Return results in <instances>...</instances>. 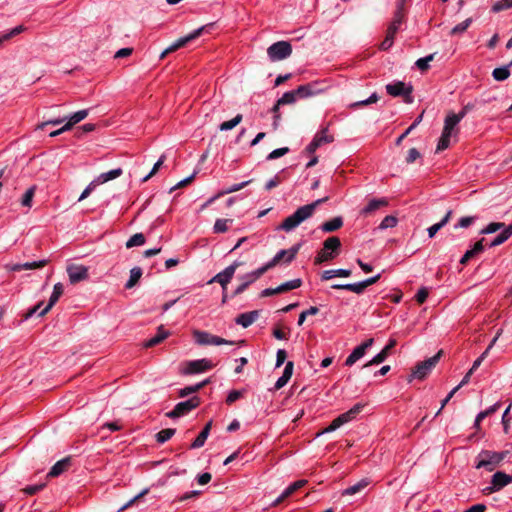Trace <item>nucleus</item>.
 <instances>
[{
	"mask_svg": "<svg viewBox=\"0 0 512 512\" xmlns=\"http://www.w3.org/2000/svg\"><path fill=\"white\" fill-rule=\"evenodd\" d=\"M313 139L319 144V147L323 143H328L332 141V139L327 136L326 130H322L321 132L317 133Z\"/></svg>",
	"mask_w": 512,
	"mask_h": 512,
	"instance_id": "nucleus-62",
	"label": "nucleus"
},
{
	"mask_svg": "<svg viewBox=\"0 0 512 512\" xmlns=\"http://www.w3.org/2000/svg\"><path fill=\"white\" fill-rule=\"evenodd\" d=\"M165 159H166V156L164 154L161 155L160 158L158 159V161L154 164V166H153L152 170L150 171V173L147 174L142 179V182L148 181L153 175H155L157 173V171L159 170V168L163 165Z\"/></svg>",
	"mask_w": 512,
	"mask_h": 512,
	"instance_id": "nucleus-57",
	"label": "nucleus"
},
{
	"mask_svg": "<svg viewBox=\"0 0 512 512\" xmlns=\"http://www.w3.org/2000/svg\"><path fill=\"white\" fill-rule=\"evenodd\" d=\"M193 337H194L195 342L198 345L219 346V345H224V344L233 345L235 343L234 341L226 340L222 337H219V336L213 335L209 332L201 331V330H195L193 332Z\"/></svg>",
	"mask_w": 512,
	"mask_h": 512,
	"instance_id": "nucleus-6",
	"label": "nucleus"
},
{
	"mask_svg": "<svg viewBox=\"0 0 512 512\" xmlns=\"http://www.w3.org/2000/svg\"><path fill=\"white\" fill-rule=\"evenodd\" d=\"M510 67H512L511 61L507 65L495 68L492 71V77L494 80L501 82L508 79L511 74Z\"/></svg>",
	"mask_w": 512,
	"mask_h": 512,
	"instance_id": "nucleus-28",
	"label": "nucleus"
},
{
	"mask_svg": "<svg viewBox=\"0 0 512 512\" xmlns=\"http://www.w3.org/2000/svg\"><path fill=\"white\" fill-rule=\"evenodd\" d=\"M386 91H387V93L389 95H391L393 97L403 96L404 97V101L406 103H412L413 102V98L411 96V93L413 91V87L411 85L407 86L402 81H398V82H395V83H392V84H388L386 86Z\"/></svg>",
	"mask_w": 512,
	"mask_h": 512,
	"instance_id": "nucleus-9",
	"label": "nucleus"
},
{
	"mask_svg": "<svg viewBox=\"0 0 512 512\" xmlns=\"http://www.w3.org/2000/svg\"><path fill=\"white\" fill-rule=\"evenodd\" d=\"M307 483L306 480H297L294 483L290 484L288 487H286L283 492L281 493L282 498L286 499L289 496H291L295 491L302 488Z\"/></svg>",
	"mask_w": 512,
	"mask_h": 512,
	"instance_id": "nucleus-39",
	"label": "nucleus"
},
{
	"mask_svg": "<svg viewBox=\"0 0 512 512\" xmlns=\"http://www.w3.org/2000/svg\"><path fill=\"white\" fill-rule=\"evenodd\" d=\"M35 192H36V186L35 185H33L30 188H28L26 190V192L24 193V195L22 196V198H21V205L24 206V207L31 208Z\"/></svg>",
	"mask_w": 512,
	"mask_h": 512,
	"instance_id": "nucleus-42",
	"label": "nucleus"
},
{
	"mask_svg": "<svg viewBox=\"0 0 512 512\" xmlns=\"http://www.w3.org/2000/svg\"><path fill=\"white\" fill-rule=\"evenodd\" d=\"M233 222L232 219H217L213 226L214 233H224L228 230L229 225Z\"/></svg>",
	"mask_w": 512,
	"mask_h": 512,
	"instance_id": "nucleus-45",
	"label": "nucleus"
},
{
	"mask_svg": "<svg viewBox=\"0 0 512 512\" xmlns=\"http://www.w3.org/2000/svg\"><path fill=\"white\" fill-rule=\"evenodd\" d=\"M442 354L443 351L440 350L434 356L418 363L413 370L412 376L423 380L439 362Z\"/></svg>",
	"mask_w": 512,
	"mask_h": 512,
	"instance_id": "nucleus-7",
	"label": "nucleus"
},
{
	"mask_svg": "<svg viewBox=\"0 0 512 512\" xmlns=\"http://www.w3.org/2000/svg\"><path fill=\"white\" fill-rule=\"evenodd\" d=\"M209 26L210 25H208V27ZM206 28H207V26H202L200 28L195 29L194 31H192L188 35H186V36H184L182 38H179L177 41H175L173 44H171L168 48H166L161 53L160 59L165 58L169 53H172V52L176 51L177 49L185 46L188 42H190V41L196 39L197 37H199Z\"/></svg>",
	"mask_w": 512,
	"mask_h": 512,
	"instance_id": "nucleus-10",
	"label": "nucleus"
},
{
	"mask_svg": "<svg viewBox=\"0 0 512 512\" xmlns=\"http://www.w3.org/2000/svg\"><path fill=\"white\" fill-rule=\"evenodd\" d=\"M396 33H397L396 30L390 29L388 27L386 30V36H385L384 40L380 43L379 48L383 51L388 50L393 45Z\"/></svg>",
	"mask_w": 512,
	"mask_h": 512,
	"instance_id": "nucleus-37",
	"label": "nucleus"
},
{
	"mask_svg": "<svg viewBox=\"0 0 512 512\" xmlns=\"http://www.w3.org/2000/svg\"><path fill=\"white\" fill-rule=\"evenodd\" d=\"M64 292V286L62 283H56L53 287V292L49 298L48 304L41 309L43 302H39L36 306H34L29 312L27 313L26 318L31 317L32 315L38 313L39 316H44L50 309L57 303L59 298L62 296Z\"/></svg>",
	"mask_w": 512,
	"mask_h": 512,
	"instance_id": "nucleus-4",
	"label": "nucleus"
},
{
	"mask_svg": "<svg viewBox=\"0 0 512 512\" xmlns=\"http://www.w3.org/2000/svg\"><path fill=\"white\" fill-rule=\"evenodd\" d=\"M70 459L64 458L58 462H56L50 469L48 476L50 477H57L60 474H62L69 466Z\"/></svg>",
	"mask_w": 512,
	"mask_h": 512,
	"instance_id": "nucleus-29",
	"label": "nucleus"
},
{
	"mask_svg": "<svg viewBox=\"0 0 512 512\" xmlns=\"http://www.w3.org/2000/svg\"><path fill=\"white\" fill-rule=\"evenodd\" d=\"M258 317L259 312L257 310L241 313L235 318V323L241 325L243 328H247L252 325Z\"/></svg>",
	"mask_w": 512,
	"mask_h": 512,
	"instance_id": "nucleus-19",
	"label": "nucleus"
},
{
	"mask_svg": "<svg viewBox=\"0 0 512 512\" xmlns=\"http://www.w3.org/2000/svg\"><path fill=\"white\" fill-rule=\"evenodd\" d=\"M298 93H296V89L292 91L285 92L281 98L278 99V105H287L293 104L298 99Z\"/></svg>",
	"mask_w": 512,
	"mask_h": 512,
	"instance_id": "nucleus-41",
	"label": "nucleus"
},
{
	"mask_svg": "<svg viewBox=\"0 0 512 512\" xmlns=\"http://www.w3.org/2000/svg\"><path fill=\"white\" fill-rule=\"evenodd\" d=\"M300 247L301 244L298 243L286 250L288 253V257L285 259L286 264H290L296 258V255L298 254Z\"/></svg>",
	"mask_w": 512,
	"mask_h": 512,
	"instance_id": "nucleus-59",
	"label": "nucleus"
},
{
	"mask_svg": "<svg viewBox=\"0 0 512 512\" xmlns=\"http://www.w3.org/2000/svg\"><path fill=\"white\" fill-rule=\"evenodd\" d=\"M242 395H243L242 391L232 390L227 395L226 403L230 405V404L234 403L235 401H237L238 399H240L242 397Z\"/></svg>",
	"mask_w": 512,
	"mask_h": 512,
	"instance_id": "nucleus-61",
	"label": "nucleus"
},
{
	"mask_svg": "<svg viewBox=\"0 0 512 512\" xmlns=\"http://www.w3.org/2000/svg\"><path fill=\"white\" fill-rule=\"evenodd\" d=\"M386 205H388V201L385 198L372 199L369 201V203L364 208H362L359 211V215L368 216L371 213H373L374 211H376L379 208L384 207Z\"/></svg>",
	"mask_w": 512,
	"mask_h": 512,
	"instance_id": "nucleus-22",
	"label": "nucleus"
},
{
	"mask_svg": "<svg viewBox=\"0 0 512 512\" xmlns=\"http://www.w3.org/2000/svg\"><path fill=\"white\" fill-rule=\"evenodd\" d=\"M343 225V220L341 217H334L329 221L324 222L320 229L323 232L330 233L338 230Z\"/></svg>",
	"mask_w": 512,
	"mask_h": 512,
	"instance_id": "nucleus-30",
	"label": "nucleus"
},
{
	"mask_svg": "<svg viewBox=\"0 0 512 512\" xmlns=\"http://www.w3.org/2000/svg\"><path fill=\"white\" fill-rule=\"evenodd\" d=\"M49 260L42 259L39 261L25 262L22 263L23 270L39 269L47 265Z\"/></svg>",
	"mask_w": 512,
	"mask_h": 512,
	"instance_id": "nucleus-51",
	"label": "nucleus"
},
{
	"mask_svg": "<svg viewBox=\"0 0 512 512\" xmlns=\"http://www.w3.org/2000/svg\"><path fill=\"white\" fill-rule=\"evenodd\" d=\"M397 218L395 216H392V215H388L386 216L380 223L379 225V229L381 230H384V229H387V228H392V227H395L397 225Z\"/></svg>",
	"mask_w": 512,
	"mask_h": 512,
	"instance_id": "nucleus-52",
	"label": "nucleus"
},
{
	"mask_svg": "<svg viewBox=\"0 0 512 512\" xmlns=\"http://www.w3.org/2000/svg\"><path fill=\"white\" fill-rule=\"evenodd\" d=\"M211 427H212V421H209L204 426V428L199 433V435L196 437V439L192 442V444L190 446L192 449L200 448V447H202L205 444V441L207 440V438L209 436Z\"/></svg>",
	"mask_w": 512,
	"mask_h": 512,
	"instance_id": "nucleus-24",
	"label": "nucleus"
},
{
	"mask_svg": "<svg viewBox=\"0 0 512 512\" xmlns=\"http://www.w3.org/2000/svg\"><path fill=\"white\" fill-rule=\"evenodd\" d=\"M373 343L374 339L368 338L359 346L354 348V363L361 359L366 354V351L373 345Z\"/></svg>",
	"mask_w": 512,
	"mask_h": 512,
	"instance_id": "nucleus-31",
	"label": "nucleus"
},
{
	"mask_svg": "<svg viewBox=\"0 0 512 512\" xmlns=\"http://www.w3.org/2000/svg\"><path fill=\"white\" fill-rule=\"evenodd\" d=\"M451 216H452V211H451V210H449L440 222H438V223H436V224L432 225L431 227H429V228H428V235H429V237H430V238H433V237L435 236V234H436V233H437V232H438L442 227H444V226L449 222V220H450Z\"/></svg>",
	"mask_w": 512,
	"mask_h": 512,
	"instance_id": "nucleus-34",
	"label": "nucleus"
},
{
	"mask_svg": "<svg viewBox=\"0 0 512 512\" xmlns=\"http://www.w3.org/2000/svg\"><path fill=\"white\" fill-rule=\"evenodd\" d=\"M380 278H381V274L378 273L368 279L354 282V293L355 294L363 293L367 287L378 282Z\"/></svg>",
	"mask_w": 512,
	"mask_h": 512,
	"instance_id": "nucleus-23",
	"label": "nucleus"
},
{
	"mask_svg": "<svg viewBox=\"0 0 512 512\" xmlns=\"http://www.w3.org/2000/svg\"><path fill=\"white\" fill-rule=\"evenodd\" d=\"M435 53L430 54L424 58H420L416 61V66L421 71H426L429 68V63L434 59Z\"/></svg>",
	"mask_w": 512,
	"mask_h": 512,
	"instance_id": "nucleus-53",
	"label": "nucleus"
},
{
	"mask_svg": "<svg viewBox=\"0 0 512 512\" xmlns=\"http://www.w3.org/2000/svg\"><path fill=\"white\" fill-rule=\"evenodd\" d=\"M143 244H145V236L142 233H136L128 239L126 242V247L132 248L136 246H142Z\"/></svg>",
	"mask_w": 512,
	"mask_h": 512,
	"instance_id": "nucleus-48",
	"label": "nucleus"
},
{
	"mask_svg": "<svg viewBox=\"0 0 512 512\" xmlns=\"http://www.w3.org/2000/svg\"><path fill=\"white\" fill-rule=\"evenodd\" d=\"M265 272V269L259 267L258 269L246 273L240 277L242 283L235 289L233 296L243 293L251 284L258 280Z\"/></svg>",
	"mask_w": 512,
	"mask_h": 512,
	"instance_id": "nucleus-13",
	"label": "nucleus"
},
{
	"mask_svg": "<svg viewBox=\"0 0 512 512\" xmlns=\"http://www.w3.org/2000/svg\"><path fill=\"white\" fill-rule=\"evenodd\" d=\"M209 382H210L209 379H205L204 381L199 382V383H197L195 385L186 386V387L180 389L179 396L180 397H186V396H188L190 394H193V393L199 391L200 389H202Z\"/></svg>",
	"mask_w": 512,
	"mask_h": 512,
	"instance_id": "nucleus-33",
	"label": "nucleus"
},
{
	"mask_svg": "<svg viewBox=\"0 0 512 512\" xmlns=\"http://www.w3.org/2000/svg\"><path fill=\"white\" fill-rule=\"evenodd\" d=\"M89 114V109H83L79 110L77 112L72 113L70 116L67 117V124H71V128L84 120Z\"/></svg>",
	"mask_w": 512,
	"mask_h": 512,
	"instance_id": "nucleus-38",
	"label": "nucleus"
},
{
	"mask_svg": "<svg viewBox=\"0 0 512 512\" xmlns=\"http://www.w3.org/2000/svg\"><path fill=\"white\" fill-rule=\"evenodd\" d=\"M242 115L241 114H237L234 118H232L231 120L229 121H225L223 123L220 124L219 126V129L221 131H228V130H232L233 128H235L241 121H242Z\"/></svg>",
	"mask_w": 512,
	"mask_h": 512,
	"instance_id": "nucleus-46",
	"label": "nucleus"
},
{
	"mask_svg": "<svg viewBox=\"0 0 512 512\" xmlns=\"http://www.w3.org/2000/svg\"><path fill=\"white\" fill-rule=\"evenodd\" d=\"M250 182H251V180L244 181V182H241L238 184H234V185L228 187L227 189H225L224 191L219 192L218 195H216L215 197L209 199L208 203H212L216 198H218L224 194H229V193L239 191L242 188L246 187Z\"/></svg>",
	"mask_w": 512,
	"mask_h": 512,
	"instance_id": "nucleus-40",
	"label": "nucleus"
},
{
	"mask_svg": "<svg viewBox=\"0 0 512 512\" xmlns=\"http://www.w3.org/2000/svg\"><path fill=\"white\" fill-rule=\"evenodd\" d=\"M459 117H456L455 113L450 112L445 118L443 133L448 135H454L458 132L457 125L459 124Z\"/></svg>",
	"mask_w": 512,
	"mask_h": 512,
	"instance_id": "nucleus-20",
	"label": "nucleus"
},
{
	"mask_svg": "<svg viewBox=\"0 0 512 512\" xmlns=\"http://www.w3.org/2000/svg\"><path fill=\"white\" fill-rule=\"evenodd\" d=\"M509 453L508 450L501 452L482 450L477 456L475 468H486L491 472L509 455Z\"/></svg>",
	"mask_w": 512,
	"mask_h": 512,
	"instance_id": "nucleus-3",
	"label": "nucleus"
},
{
	"mask_svg": "<svg viewBox=\"0 0 512 512\" xmlns=\"http://www.w3.org/2000/svg\"><path fill=\"white\" fill-rule=\"evenodd\" d=\"M24 30H25V27L23 25H19L9 31L0 33V44L3 43L4 41L11 39L12 37H14L16 35H19Z\"/></svg>",
	"mask_w": 512,
	"mask_h": 512,
	"instance_id": "nucleus-44",
	"label": "nucleus"
},
{
	"mask_svg": "<svg viewBox=\"0 0 512 512\" xmlns=\"http://www.w3.org/2000/svg\"><path fill=\"white\" fill-rule=\"evenodd\" d=\"M326 198L318 199L310 204L299 207L292 215L288 216L277 227L278 230L291 232L297 228L302 222L310 218L317 206L323 203Z\"/></svg>",
	"mask_w": 512,
	"mask_h": 512,
	"instance_id": "nucleus-1",
	"label": "nucleus"
},
{
	"mask_svg": "<svg viewBox=\"0 0 512 512\" xmlns=\"http://www.w3.org/2000/svg\"><path fill=\"white\" fill-rule=\"evenodd\" d=\"M499 407H500V403H499V402H497V403H495L494 405L490 406L488 409H486V410H484V411H481V412L477 415V417H476V419H475L474 426H475L476 428H478V427H479V425H480V422H481L483 419L487 418L488 416H490V415L494 414V413L499 409Z\"/></svg>",
	"mask_w": 512,
	"mask_h": 512,
	"instance_id": "nucleus-36",
	"label": "nucleus"
},
{
	"mask_svg": "<svg viewBox=\"0 0 512 512\" xmlns=\"http://www.w3.org/2000/svg\"><path fill=\"white\" fill-rule=\"evenodd\" d=\"M475 220V217L468 216V217H462L458 224L455 226V228H468L470 225L473 224Z\"/></svg>",
	"mask_w": 512,
	"mask_h": 512,
	"instance_id": "nucleus-63",
	"label": "nucleus"
},
{
	"mask_svg": "<svg viewBox=\"0 0 512 512\" xmlns=\"http://www.w3.org/2000/svg\"><path fill=\"white\" fill-rule=\"evenodd\" d=\"M98 182H96V179H94L93 181H91L88 186L83 190V192L81 193L78 201H82L84 199H86L90 194L91 192L98 186Z\"/></svg>",
	"mask_w": 512,
	"mask_h": 512,
	"instance_id": "nucleus-60",
	"label": "nucleus"
},
{
	"mask_svg": "<svg viewBox=\"0 0 512 512\" xmlns=\"http://www.w3.org/2000/svg\"><path fill=\"white\" fill-rule=\"evenodd\" d=\"M123 174V170L121 168H115L108 172L101 173L98 177H96V182L98 184H104L110 180H114L120 177Z\"/></svg>",
	"mask_w": 512,
	"mask_h": 512,
	"instance_id": "nucleus-26",
	"label": "nucleus"
},
{
	"mask_svg": "<svg viewBox=\"0 0 512 512\" xmlns=\"http://www.w3.org/2000/svg\"><path fill=\"white\" fill-rule=\"evenodd\" d=\"M67 274L71 284H76L88 278V268L83 265H70L67 267Z\"/></svg>",
	"mask_w": 512,
	"mask_h": 512,
	"instance_id": "nucleus-15",
	"label": "nucleus"
},
{
	"mask_svg": "<svg viewBox=\"0 0 512 512\" xmlns=\"http://www.w3.org/2000/svg\"><path fill=\"white\" fill-rule=\"evenodd\" d=\"M302 285V280L297 278L290 281H287L278 286L279 293H283L286 291L294 290L299 288Z\"/></svg>",
	"mask_w": 512,
	"mask_h": 512,
	"instance_id": "nucleus-43",
	"label": "nucleus"
},
{
	"mask_svg": "<svg viewBox=\"0 0 512 512\" xmlns=\"http://www.w3.org/2000/svg\"><path fill=\"white\" fill-rule=\"evenodd\" d=\"M421 154L416 148H411L408 151L406 162L408 164L415 162L418 158H420Z\"/></svg>",
	"mask_w": 512,
	"mask_h": 512,
	"instance_id": "nucleus-64",
	"label": "nucleus"
},
{
	"mask_svg": "<svg viewBox=\"0 0 512 512\" xmlns=\"http://www.w3.org/2000/svg\"><path fill=\"white\" fill-rule=\"evenodd\" d=\"M352 274V270L350 269H329V270H324L321 274H320V279L321 281H328V280H331L335 277H343V278H348L350 277Z\"/></svg>",
	"mask_w": 512,
	"mask_h": 512,
	"instance_id": "nucleus-21",
	"label": "nucleus"
},
{
	"mask_svg": "<svg viewBox=\"0 0 512 512\" xmlns=\"http://www.w3.org/2000/svg\"><path fill=\"white\" fill-rule=\"evenodd\" d=\"M321 91L322 90L319 88V85L316 82L300 85L296 89V93H298V97L301 99L317 95Z\"/></svg>",
	"mask_w": 512,
	"mask_h": 512,
	"instance_id": "nucleus-18",
	"label": "nucleus"
},
{
	"mask_svg": "<svg viewBox=\"0 0 512 512\" xmlns=\"http://www.w3.org/2000/svg\"><path fill=\"white\" fill-rule=\"evenodd\" d=\"M512 483V476L502 471H497L491 478V486L486 487L483 492L486 495L500 491L508 484Z\"/></svg>",
	"mask_w": 512,
	"mask_h": 512,
	"instance_id": "nucleus-11",
	"label": "nucleus"
},
{
	"mask_svg": "<svg viewBox=\"0 0 512 512\" xmlns=\"http://www.w3.org/2000/svg\"><path fill=\"white\" fill-rule=\"evenodd\" d=\"M397 342L395 339H390L388 344L378 353L370 362L362 366V369H365L371 365H378L384 362L387 357L391 354L393 348L396 346Z\"/></svg>",
	"mask_w": 512,
	"mask_h": 512,
	"instance_id": "nucleus-17",
	"label": "nucleus"
},
{
	"mask_svg": "<svg viewBox=\"0 0 512 512\" xmlns=\"http://www.w3.org/2000/svg\"><path fill=\"white\" fill-rule=\"evenodd\" d=\"M169 336V331L165 330L163 326H160L155 336L148 339L144 346L149 348L158 345Z\"/></svg>",
	"mask_w": 512,
	"mask_h": 512,
	"instance_id": "nucleus-25",
	"label": "nucleus"
},
{
	"mask_svg": "<svg viewBox=\"0 0 512 512\" xmlns=\"http://www.w3.org/2000/svg\"><path fill=\"white\" fill-rule=\"evenodd\" d=\"M512 236V223L505 227L489 244L490 247H496L506 242Z\"/></svg>",
	"mask_w": 512,
	"mask_h": 512,
	"instance_id": "nucleus-27",
	"label": "nucleus"
},
{
	"mask_svg": "<svg viewBox=\"0 0 512 512\" xmlns=\"http://www.w3.org/2000/svg\"><path fill=\"white\" fill-rule=\"evenodd\" d=\"M352 420V409H349L345 413L339 415L337 418H335L329 426L321 430L317 433V436H321L326 433L333 432L340 428L343 424L348 423Z\"/></svg>",
	"mask_w": 512,
	"mask_h": 512,
	"instance_id": "nucleus-16",
	"label": "nucleus"
},
{
	"mask_svg": "<svg viewBox=\"0 0 512 512\" xmlns=\"http://www.w3.org/2000/svg\"><path fill=\"white\" fill-rule=\"evenodd\" d=\"M292 53V46L287 41L273 43L267 49V55L273 62L288 58Z\"/></svg>",
	"mask_w": 512,
	"mask_h": 512,
	"instance_id": "nucleus-5",
	"label": "nucleus"
},
{
	"mask_svg": "<svg viewBox=\"0 0 512 512\" xmlns=\"http://www.w3.org/2000/svg\"><path fill=\"white\" fill-rule=\"evenodd\" d=\"M451 135L442 132V135L438 141L436 152H441L449 147Z\"/></svg>",
	"mask_w": 512,
	"mask_h": 512,
	"instance_id": "nucleus-55",
	"label": "nucleus"
},
{
	"mask_svg": "<svg viewBox=\"0 0 512 512\" xmlns=\"http://www.w3.org/2000/svg\"><path fill=\"white\" fill-rule=\"evenodd\" d=\"M213 368V364L210 360L203 358L198 360H192L187 362L184 370L185 374H198L208 371Z\"/></svg>",
	"mask_w": 512,
	"mask_h": 512,
	"instance_id": "nucleus-14",
	"label": "nucleus"
},
{
	"mask_svg": "<svg viewBox=\"0 0 512 512\" xmlns=\"http://www.w3.org/2000/svg\"><path fill=\"white\" fill-rule=\"evenodd\" d=\"M505 227L507 226L503 222H491L484 229L481 230V234H492L501 229L504 230Z\"/></svg>",
	"mask_w": 512,
	"mask_h": 512,
	"instance_id": "nucleus-49",
	"label": "nucleus"
},
{
	"mask_svg": "<svg viewBox=\"0 0 512 512\" xmlns=\"http://www.w3.org/2000/svg\"><path fill=\"white\" fill-rule=\"evenodd\" d=\"M451 135L442 132V135L438 141L436 152H441L449 147Z\"/></svg>",
	"mask_w": 512,
	"mask_h": 512,
	"instance_id": "nucleus-56",
	"label": "nucleus"
},
{
	"mask_svg": "<svg viewBox=\"0 0 512 512\" xmlns=\"http://www.w3.org/2000/svg\"><path fill=\"white\" fill-rule=\"evenodd\" d=\"M240 266V262L234 261L231 265L226 267L223 271L217 273L208 283H219L223 291L227 290V285L233 278L236 269Z\"/></svg>",
	"mask_w": 512,
	"mask_h": 512,
	"instance_id": "nucleus-12",
	"label": "nucleus"
},
{
	"mask_svg": "<svg viewBox=\"0 0 512 512\" xmlns=\"http://www.w3.org/2000/svg\"><path fill=\"white\" fill-rule=\"evenodd\" d=\"M472 23V19L471 18H467L466 20H464L463 22L459 23L458 25H456L451 31H450V34L451 35H459V34H462L464 33L468 27L470 26V24Z\"/></svg>",
	"mask_w": 512,
	"mask_h": 512,
	"instance_id": "nucleus-50",
	"label": "nucleus"
},
{
	"mask_svg": "<svg viewBox=\"0 0 512 512\" xmlns=\"http://www.w3.org/2000/svg\"><path fill=\"white\" fill-rule=\"evenodd\" d=\"M341 252V241L338 237L332 236L323 242L322 249L317 253L314 262L315 264H322L330 262L337 258Z\"/></svg>",
	"mask_w": 512,
	"mask_h": 512,
	"instance_id": "nucleus-2",
	"label": "nucleus"
},
{
	"mask_svg": "<svg viewBox=\"0 0 512 512\" xmlns=\"http://www.w3.org/2000/svg\"><path fill=\"white\" fill-rule=\"evenodd\" d=\"M288 152H289L288 147L277 148V149L273 150L272 152H270L268 154V156L266 157V159L267 160H275L277 158H280V157L286 155Z\"/></svg>",
	"mask_w": 512,
	"mask_h": 512,
	"instance_id": "nucleus-58",
	"label": "nucleus"
},
{
	"mask_svg": "<svg viewBox=\"0 0 512 512\" xmlns=\"http://www.w3.org/2000/svg\"><path fill=\"white\" fill-rule=\"evenodd\" d=\"M512 8V0H499L492 6L493 12H500Z\"/></svg>",
	"mask_w": 512,
	"mask_h": 512,
	"instance_id": "nucleus-54",
	"label": "nucleus"
},
{
	"mask_svg": "<svg viewBox=\"0 0 512 512\" xmlns=\"http://www.w3.org/2000/svg\"><path fill=\"white\" fill-rule=\"evenodd\" d=\"M288 257V253L286 249L279 250L275 256L268 261L266 264L261 266L263 269H265V272H267L269 269L275 267L282 259H286Z\"/></svg>",
	"mask_w": 512,
	"mask_h": 512,
	"instance_id": "nucleus-32",
	"label": "nucleus"
},
{
	"mask_svg": "<svg viewBox=\"0 0 512 512\" xmlns=\"http://www.w3.org/2000/svg\"><path fill=\"white\" fill-rule=\"evenodd\" d=\"M199 405L200 399L197 396H194L188 400L177 403L173 410L166 413V416L172 419L179 418L188 414Z\"/></svg>",
	"mask_w": 512,
	"mask_h": 512,
	"instance_id": "nucleus-8",
	"label": "nucleus"
},
{
	"mask_svg": "<svg viewBox=\"0 0 512 512\" xmlns=\"http://www.w3.org/2000/svg\"><path fill=\"white\" fill-rule=\"evenodd\" d=\"M175 432L176 430L173 428L163 429L156 434V440L158 443L163 444L169 439H171Z\"/></svg>",
	"mask_w": 512,
	"mask_h": 512,
	"instance_id": "nucleus-47",
	"label": "nucleus"
},
{
	"mask_svg": "<svg viewBox=\"0 0 512 512\" xmlns=\"http://www.w3.org/2000/svg\"><path fill=\"white\" fill-rule=\"evenodd\" d=\"M142 276V269L140 267H134L130 270V277L125 284L126 289L133 288Z\"/></svg>",
	"mask_w": 512,
	"mask_h": 512,
	"instance_id": "nucleus-35",
	"label": "nucleus"
}]
</instances>
